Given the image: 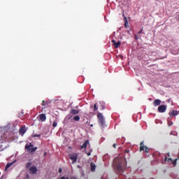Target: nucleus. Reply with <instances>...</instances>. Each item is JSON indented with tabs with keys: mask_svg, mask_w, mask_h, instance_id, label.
<instances>
[{
	"mask_svg": "<svg viewBox=\"0 0 179 179\" xmlns=\"http://www.w3.org/2000/svg\"><path fill=\"white\" fill-rule=\"evenodd\" d=\"M88 143H89V140L85 141L84 142V143L83 144V145H81V147H80L81 150H82V149H86V148L87 147Z\"/></svg>",
	"mask_w": 179,
	"mask_h": 179,
	"instance_id": "14",
	"label": "nucleus"
},
{
	"mask_svg": "<svg viewBox=\"0 0 179 179\" xmlns=\"http://www.w3.org/2000/svg\"><path fill=\"white\" fill-rule=\"evenodd\" d=\"M97 117L99 119V125H101L102 128H104V127H106V120H104V117H103V114L99 113Z\"/></svg>",
	"mask_w": 179,
	"mask_h": 179,
	"instance_id": "3",
	"label": "nucleus"
},
{
	"mask_svg": "<svg viewBox=\"0 0 179 179\" xmlns=\"http://www.w3.org/2000/svg\"><path fill=\"white\" fill-rule=\"evenodd\" d=\"M90 127H93V124H91Z\"/></svg>",
	"mask_w": 179,
	"mask_h": 179,
	"instance_id": "36",
	"label": "nucleus"
},
{
	"mask_svg": "<svg viewBox=\"0 0 179 179\" xmlns=\"http://www.w3.org/2000/svg\"><path fill=\"white\" fill-rule=\"evenodd\" d=\"M116 146H117L116 144H113V148H116Z\"/></svg>",
	"mask_w": 179,
	"mask_h": 179,
	"instance_id": "33",
	"label": "nucleus"
},
{
	"mask_svg": "<svg viewBox=\"0 0 179 179\" xmlns=\"http://www.w3.org/2000/svg\"><path fill=\"white\" fill-rule=\"evenodd\" d=\"M97 110H99V108L97 107V104H94V111H97Z\"/></svg>",
	"mask_w": 179,
	"mask_h": 179,
	"instance_id": "20",
	"label": "nucleus"
},
{
	"mask_svg": "<svg viewBox=\"0 0 179 179\" xmlns=\"http://www.w3.org/2000/svg\"><path fill=\"white\" fill-rule=\"evenodd\" d=\"M143 31V29H141V31H138V34H141L142 31Z\"/></svg>",
	"mask_w": 179,
	"mask_h": 179,
	"instance_id": "27",
	"label": "nucleus"
},
{
	"mask_svg": "<svg viewBox=\"0 0 179 179\" xmlns=\"http://www.w3.org/2000/svg\"><path fill=\"white\" fill-rule=\"evenodd\" d=\"M112 43L114 45L115 48H118V47H120V45H121V41L115 42V40H113Z\"/></svg>",
	"mask_w": 179,
	"mask_h": 179,
	"instance_id": "12",
	"label": "nucleus"
},
{
	"mask_svg": "<svg viewBox=\"0 0 179 179\" xmlns=\"http://www.w3.org/2000/svg\"><path fill=\"white\" fill-rule=\"evenodd\" d=\"M125 27H127V23H125Z\"/></svg>",
	"mask_w": 179,
	"mask_h": 179,
	"instance_id": "35",
	"label": "nucleus"
},
{
	"mask_svg": "<svg viewBox=\"0 0 179 179\" xmlns=\"http://www.w3.org/2000/svg\"><path fill=\"white\" fill-rule=\"evenodd\" d=\"M25 150H27V152H28V153H34V152H36V150H37V147L34 148L31 143H30L29 144L25 145Z\"/></svg>",
	"mask_w": 179,
	"mask_h": 179,
	"instance_id": "2",
	"label": "nucleus"
},
{
	"mask_svg": "<svg viewBox=\"0 0 179 179\" xmlns=\"http://www.w3.org/2000/svg\"><path fill=\"white\" fill-rule=\"evenodd\" d=\"M90 155H92V152H89L87 153V156H90Z\"/></svg>",
	"mask_w": 179,
	"mask_h": 179,
	"instance_id": "28",
	"label": "nucleus"
},
{
	"mask_svg": "<svg viewBox=\"0 0 179 179\" xmlns=\"http://www.w3.org/2000/svg\"><path fill=\"white\" fill-rule=\"evenodd\" d=\"M27 131V129H26V127H21L19 130V134L20 135H22V136H23L26 134Z\"/></svg>",
	"mask_w": 179,
	"mask_h": 179,
	"instance_id": "8",
	"label": "nucleus"
},
{
	"mask_svg": "<svg viewBox=\"0 0 179 179\" xmlns=\"http://www.w3.org/2000/svg\"><path fill=\"white\" fill-rule=\"evenodd\" d=\"M161 103H162V101L160 99H155L154 101V105L155 106H160Z\"/></svg>",
	"mask_w": 179,
	"mask_h": 179,
	"instance_id": "16",
	"label": "nucleus"
},
{
	"mask_svg": "<svg viewBox=\"0 0 179 179\" xmlns=\"http://www.w3.org/2000/svg\"><path fill=\"white\" fill-rule=\"evenodd\" d=\"M12 165V163H8L6 166V170H8V169H9V167H10Z\"/></svg>",
	"mask_w": 179,
	"mask_h": 179,
	"instance_id": "19",
	"label": "nucleus"
},
{
	"mask_svg": "<svg viewBox=\"0 0 179 179\" xmlns=\"http://www.w3.org/2000/svg\"><path fill=\"white\" fill-rule=\"evenodd\" d=\"M142 150H144L145 153H148L149 152V148L143 145V141L140 143V152H142Z\"/></svg>",
	"mask_w": 179,
	"mask_h": 179,
	"instance_id": "4",
	"label": "nucleus"
},
{
	"mask_svg": "<svg viewBox=\"0 0 179 179\" xmlns=\"http://www.w3.org/2000/svg\"><path fill=\"white\" fill-rule=\"evenodd\" d=\"M38 118L42 122H44V121L47 120V116H45V114L43 113L38 115Z\"/></svg>",
	"mask_w": 179,
	"mask_h": 179,
	"instance_id": "11",
	"label": "nucleus"
},
{
	"mask_svg": "<svg viewBox=\"0 0 179 179\" xmlns=\"http://www.w3.org/2000/svg\"><path fill=\"white\" fill-rule=\"evenodd\" d=\"M91 108H93V106H91Z\"/></svg>",
	"mask_w": 179,
	"mask_h": 179,
	"instance_id": "34",
	"label": "nucleus"
},
{
	"mask_svg": "<svg viewBox=\"0 0 179 179\" xmlns=\"http://www.w3.org/2000/svg\"><path fill=\"white\" fill-rule=\"evenodd\" d=\"M44 157H45L47 156V152H45L43 154Z\"/></svg>",
	"mask_w": 179,
	"mask_h": 179,
	"instance_id": "29",
	"label": "nucleus"
},
{
	"mask_svg": "<svg viewBox=\"0 0 179 179\" xmlns=\"http://www.w3.org/2000/svg\"><path fill=\"white\" fill-rule=\"evenodd\" d=\"M38 171V169H37V167L36 166H31L30 169H29V173L30 174H36V173H37Z\"/></svg>",
	"mask_w": 179,
	"mask_h": 179,
	"instance_id": "9",
	"label": "nucleus"
},
{
	"mask_svg": "<svg viewBox=\"0 0 179 179\" xmlns=\"http://www.w3.org/2000/svg\"><path fill=\"white\" fill-rule=\"evenodd\" d=\"M70 114H73V115H76V114H79V110L76 109H71L70 110Z\"/></svg>",
	"mask_w": 179,
	"mask_h": 179,
	"instance_id": "15",
	"label": "nucleus"
},
{
	"mask_svg": "<svg viewBox=\"0 0 179 179\" xmlns=\"http://www.w3.org/2000/svg\"><path fill=\"white\" fill-rule=\"evenodd\" d=\"M57 125H58V123L57 122H53V123H52V127H54V128H55L56 127H57Z\"/></svg>",
	"mask_w": 179,
	"mask_h": 179,
	"instance_id": "21",
	"label": "nucleus"
},
{
	"mask_svg": "<svg viewBox=\"0 0 179 179\" xmlns=\"http://www.w3.org/2000/svg\"><path fill=\"white\" fill-rule=\"evenodd\" d=\"M125 152H126V153H129V150H125Z\"/></svg>",
	"mask_w": 179,
	"mask_h": 179,
	"instance_id": "31",
	"label": "nucleus"
},
{
	"mask_svg": "<svg viewBox=\"0 0 179 179\" xmlns=\"http://www.w3.org/2000/svg\"><path fill=\"white\" fill-rule=\"evenodd\" d=\"M135 38L136 40H139V38H141V36H139V34L135 35Z\"/></svg>",
	"mask_w": 179,
	"mask_h": 179,
	"instance_id": "24",
	"label": "nucleus"
},
{
	"mask_svg": "<svg viewBox=\"0 0 179 179\" xmlns=\"http://www.w3.org/2000/svg\"><path fill=\"white\" fill-rule=\"evenodd\" d=\"M33 137H34V138H40V137H41V135H40V134H34V135L33 136Z\"/></svg>",
	"mask_w": 179,
	"mask_h": 179,
	"instance_id": "23",
	"label": "nucleus"
},
{
	"mask_svg": "<svg viewBox=\"0 0 179 179\" xmlns=\"http://www.w3.org/2000/svg\"><path fill=\"white\" fill-rule=\"evenodd\" d=\"M167 156H168V157H170V152H167Z\"/></svg>",
	"mask_w": 179,
	"mask_h": 179,
	"instance_id": "32",
	"label": "nucleus"
},
{
	"mask_svg": "<svg viewBox=\"0 0 179 179\" xmlns=\"http://www.w3.org/2000/svg\"><path fill=\"white\" fill-rule=\"evenodd\" d=\"M74 121H80V117L79 115H76L73 117Z\"/></svg>",
	"mask_w": 179,
	"mask_h": 179,
	"instance_id": "18",
	"label": "nucleus"
},
{
	"mask_svg": "<svg viewBox=\"0 0 179 179\" xmlns=\"http://www.w3.org/2000/svg\"><path fill=\"white\" fill-rule=\"evenodd\" d=\"M69 158L73 161L72 164H73V163H76L78 161V154L70 155Z\"/></svg>",
	"mask_w": 179,
	"mask_h": 179,
	"instance_id": "5",
	"label": "nucleus"
},
{
	"mask_svg": "<svg viewBox=\"0 0 179 179\" xmlns=\"http://www.w3.org/2000/svg\"><path fill=\"white\" fill-rule=\"evenodd\" d=\"M113 165L117 171L122 173L127 169V160L124 158H115Z\"/></svg>",
	"mask_w": 179,
	"mask_h": 179,
	"instance_id": "1",
	"label": "nucleus"
},
{
	"mask_svg": "<svg viewBox=\"0 0 179 179\" xmlns=\"http://www.w3.org/2000/svg\"><path fill=\"white\" fill-rule=\"evenodd\" d=\"M30 166H31V162H28V163L27 164L26 168H27V169H29V168H30Z\"/></svg>",
	"mask_w": 179,
	"mask_h": 179,
	"instance_id": "22",
	"label": "nucleus"
},
{
	"mask_svg": "<svg viewBox=\"0 0 179 179\" xmlns=\"http://www.w3.org/2000/svg\"><path fill=\"white\" fill-rule=\"evenodd\" d=\"M90 167L92 171H96V164L91 163Z\"/></svg>",
	"mask_w": 179,
	"mask_h": 179,
	"instance_id": "17",
	"label": "nucleus"
},
{
	"mask_svg": "<svg viewBox=\"0 0 179 179\" xmlns=\"http://www.w3.org/2000/svg\"><path fill=\"white\" fill-rule=\"evenodd\" d=\"M169 115L170 117H176V115H178V111L173 110L169 113Z\"/></svg>",
	"mask_w": 179,
	"mask_h": 179,
	"instance_id": "13",
	"label": "nucleus"
},
{
	"mask_svg": "<svg viewBox=\"0 0 179 179\" xmlns=\"http://www.w3.org/2000/svg\"><path fill=\"white\" fill-rule=\"evenodd\" d=\"M42 106H45V101H42Z\"/></svg>",
	"mask_w": 179,
	"mask_h": 179,
	"instance_id": "25",
	"label": "nucleus"
},
{
	"mask_svg": "<svg viewBox=\"0 0 179 179\" xmlns=\"http://www.w3.org/2000/svg\"><path fill=\"white\" fill-rule=\"evenodd\" d=\"M6 139V134H0V143H3Z\"/></svg>",
	"mask_w": 179,
	"mask_h": 179,
	"instance_id": "10",
	"label": "nucleus"
},
{
	"mask_svg": "<svg viewBox=\"0 0 179 179\" xmlns=\"http://www.w3.org/2000/svg\"><path fill=\"white\" fill-rule=\"evenodd\" d=\"M59 173H62V168H59Z\"/></svg>",
	"mask_w": 179,
	"mask_h": 179,
	"instance_id": "26",
	"label": "nucleus"
},
{
	"mask_svg": "<svg viewBox=\"0 0 179 179\" xmlns=\"http://www.w3.org/2000/svg\"><path fill=\"white\" fill-rule=\"evenodd\" d=\"M26 178L29 179V178H30V176L29 175H27Z\"/></svg>",
	"mask_w": 179,
	"mask_h": 179,
	"instance_id": "30",
	"label": "nucleus"
},
{
	"mask_svg": "<svg viewBox=\"0 0 179 179\" xmlns=\"http://www.w3.org/2000/svg\"><path fill=\"white\" fill-rule=\"evenodd\" d=\"M166 110H167V106H166V105H161L158 107L159 113H166Z\"/></svg>",
	"mask_w": 179,
	"mask_h": 179,
	"instance_id": "6",
	"label": "nucleus"
},
{
	"mask_svg": "<svg viewBox=\"0 0 179 179\" xmlns=\"http://www.w3.org/2000/svg\"><path fill=\"white\" fill-rule=\"evenodd\" d=\"M178 160V159H176L175 160H173V159L171 158H167L165 156V162H169V163H172V164H174V166H176V164H177V161Z\"/></svg>",
	"mask_w": 179,
	"mask_h": 179,
	"instance_id": "7",
	"label": "nucleus"
}]
</instances>
